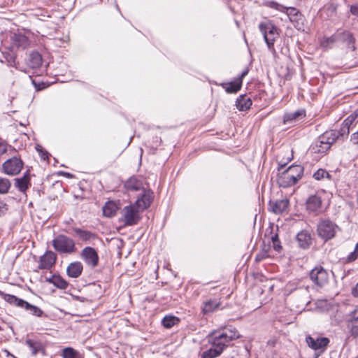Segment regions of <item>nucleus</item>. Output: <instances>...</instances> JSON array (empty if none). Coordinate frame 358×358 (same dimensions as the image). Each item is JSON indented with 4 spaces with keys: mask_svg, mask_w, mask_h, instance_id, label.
<instances>
[{
    "mask_svg": "<svg viewBox=\"0 0 358 358\" xmlns=\"http://www.w3.org/2000/svg\"><path fill=\"white\" fill-rule=\"evenodd\" d=\"M240 336L236 328L228 327L213 332L208 341L213 346L220 348L223 352L230 341L238 339Z\"/></svg>",
    "mask_w": 358,
    "mask_h": 358,
    "instance_id": "nucleus-1",
    "label": "nucleus"
},
{
    "mask_svg": "<svg viewBox=\"0 0 358 358\" xmlns=\"http://www.w3.org/2000/svg\"><path fill=\"white\" fill-rule=\"evenodd\" d=\"M52 246L56 251L63 254H71L76 250L74 241L62 234L58 235L52 241Z\"/></svg>",
    "mask_w": 358,
    "mask_h": 358,
    "instance_id": "nucleus-2",
    "label": "nucleus"
},
{
    "mask_svg": "<svg viewBox=\"0 0 358 358\" xmlns=\"http://www.w3.org/2000/svg\"><path fill=\"white\" fill-rule=\"evenodd\" d=\"M259 28L268 49L274 50V42L279 36L277 27L271 22H262L259 24Z\"/></svg>",
    "mask_w": 358,
    "mask_h": 358,
    "instance_id": "nucleus-3",
    "label": "nucleus"
},
{
    "mask_svg": "<svg viewBox=\"0 0 358 358\" xmlns=\"http://www.w3.org/2000/svg\"><path fill=\"white\" fill-rule=\"evenodd\" d=\"M337 138L338 136L335 132H326L320 137L312 149L314 152L324 153L331 148V145L336 141Z\"/></svg>",
    "mask_w": 358,
    "mask_h": 358,
    "instance_id": "nucleus-4",
    "label": "nucleus"
},
{
    "mask_svg": "<svg viewBox=\"0 0 358 358\" xmlns=\"http://www.w3.org/2000/svg\"><path fill=\"white\" fill-rule=\"evenodd\" d=\"M140 210L134 205L126 206L122 210V221L125 226H133L141 220Z\"/></svg>",
    "mask_w": 358,
    "mask_h": 358,
    "instance_id": "nucleus-5",
    "label": "nucleus"
},
{
    "mask_svg": "<svg viewBox=\"0 0 358 358\" xmlns=\"http://www.w3.org/2000/svg\"><path fill=\"white\" fill-rule=\"evenodd\" d=\"M338 227L334 222L329 220L321 221L317 226V233L319 236L324 240L332 238L337 231Z\"/></svg>",
    "mask_w": 358,
    "mask_h": 358,
    "instance_id": "nucleus-6",
    "label": "nucleus"
},
{
    "mask_svg": "<svg viewBox=\"0 0 358 358\" xmlns=\"http://www.w3.org/2000/svg\"><path fill=\"white\" fill-rule=\"evenodd\" d=\"M311 280L317 286L322 287L327 284L329 275L327 271L322 266H317L310 272Z\"/></svg>",
    "mask_w": 358,
    "mask_h": 358,
    "instance_id": "nucleus-7",
    "label": "nucleus"
},
{
    "mask_svg": "<svg viewBox=\"0 0 358 358\" xmlns=\"http://www.w3.org/2000/svg\"><path fill=\"white\" fill-rule=\"evenodd\" d=\"M23 167L22 161L16 157L6 160L2 166L4 173L10 176L18 174Z\"/></svg>",
    "mask_w": 358,
    "mask_h": 358,
    "instance_id": "nucleus-8",
    "label": "nucleus"
},
{
    "mask_svg": "<svg viewBox=\"0 0 358 358\" xmlns=\"http://www.w3.org/2000/svg\"><path fill=\"white\" fill-rule=\"evenodd\" d=\"M80 256L84 262L92 268L98 265L99 256L94 248L92 247L84 248L80 253Z\"/></svg>",
    "mask_w": 358,
    "mask_h": 358,
    "instance_id": "nucleus-9",
    "label": "nucleus"
},
{
    "mask_svg": "<svg viewBox=\"0 0 358 358\" xmlns=\"http://www.w3.org/2000/svg\"><path fill=\"white\" fill-rule=\"evenodd\" d=\"M8 37L11 43L10 48L12 50L18 48L24 49L29 45L28 38L21 33H10Z\"/></svg>",
    "mask_w": 358,
    "mask_h": 358,
    "instance_id": "nucleus-10",
    "label": "nucleus"
},
{
    "mask_svg": "<svg viewBox=\"0 0 358 358\" xmlns=\"http://www.w3.org/2000/svg\"><path fill=\"white\" fill-rule=\"evenodd\" d=\"M24 344L31 351L32 356H36L38 353L44 354L45 346L43 343L37 338H29L25 339Z\"/></svg>",
    "mask_w": 358,
    "mask_h": 358,
    "instance_id": "nucleus-11",
    "label": "nucleus"
},
{
    "mask_svg": "<svg viewBox=\"0 0 358 358\" xmlns=\"http://www.w3.org/2000/svg\"><path fill=\"white\" fill-rule=\"evenodd\" d=\"M322 199L318 194L310 195L306 200V209L317 214L322 211Z\"/></svg>",
    "mask_w": 358,
    "mask_h": 358,
    "instance_id": "nucleus-12",
    "label": "nucleus"
},
{
    "mask_svg": "<svg viewBox=\"0 0 358 358\" xmlns=\"http://www.w3.org/2000/svg\"><path fill=\"white\" fill-rule=\"evenodd\" d=\"M56 257V255L52 251H47L40 257L38 268H50L55 264Z\"/></svg>",
    "mask_w": 358,
    "mask_h": 358,
    "instance_id": "nucleus-13",
    "label": "nucleus"
},
{
    "mask_svg": "<svg viewBox=\"0 0 358 358\" xmlns=\"http://www.w3.org/2000/svg\"><path fill=\"white\" fill-rule=\"evenodd\" d=\"M152 201V193L150 191H144L141 197L136 200L134 206L137 207L141 211L148 208Z\"/></svg>",
    "mask_w": 358,
    "mask_h": 358,
    "instance_id": "nucleus-14",
    "label": "nucleus"
},
{
    "mask_svg": "<svg viewBox=\"0 0 358 358\" xmlns=\"http://www.w3.org/2000/svg\"><path fill=\"white\" fill-rule=\"evenodd\" d=\"M347 327L352 336L358 337V310H355L351 313Z\"/></svg>",
    "mask_w": 358,
    "mask_h": 358,
    "instance_id": "nucleus-15",
    "label": "nucleus"
},
{
    "mask_svg": "<svg viewBox=\"0 0 358 358\" xmlns=\"http://www.w3.org/2000/svg\"><path fill=\"white\" fill-rule=\"evenodd\" d=\"M306 340L308 345L313 350L322 349L325 348L329 342V339L325 337L315 339L310 336H307Z\"/></svg>",
    "mask_w": 358,
    "mask_h": 358,
    "instance_id": "nucleus-16",
    "label": "nucleus"
},
{
    "mask_svg": "<svg viewBox=\"0 0 358 358\" xmlns=\"http://www.w3.org/2000/svg\"><path fill=\"white\" fill-rule=\"evenodd\" d=\"M297 182L295 178L292 177L286 170L280 173L278 179L279 185L282 187H290L295 185Z\"/></svg>",
    "mask_w": 358,
    "mask_h": 358,
    "instance_id": "nucleus-17",
    "label": "nucleus"
},
{
    "mask_svg": "<svg viewBox=\"0 0 358 358\" xmlns=\"http://www.w3.org/2000/svg\"><path fill=\"white\" fill-rule=\"evenodd\" d=\"M83 270V266L80 262H75L69 264L66 268V273L69 277L76 278H78Z\"/></svg>",
    "mask_w": 358,
    "mask_h": 358,
    "instance_id": "nucleus-18",
    "label": "nucleus"
},
{
    "mask_svg": "<svg viewBox=\"0 0 358 358\" xmlns=\"http://www.w3.org/2000/svg\"><path fill=\"white\" fill-rule=\"evenodd\" d=\"M15 185L19 191L24 193L31 185L30 178L28 172L25 173L22 178H15Z\"/></svg>",
    "mask_w": 358,
    "mask_h": 358,
    "instance_id": "nucleus-19",
    "label": "nucleus"
},
{
    "mask_svg": "<svg viewBox=\"0 0 358 358\" xmlns=\"http://www.w3.org/2000/svg\"><path fill=\"white\" fill-rule=\"evenodd\" d=\"M252 101L250 97L245 94L240 95L236 101V106L239 110H246L250 108Z\"/></svg>",
    "mask_w": 358,
    "mask_h": 358,
    "instance_id": "nucleus-20",
    "label": "nucleus"
},
{
    "mask_svg": "<svg viewBox=\"0 0 358 358\" xmlns=\"http://www.w3.org/2000/svg\"><path fill=\"white\" fill-rule=\"evenodd\" d=\"M42 64V57L38 52H32L29 55L27 65L31 69H36Z\"/></svg>",
    "mask_w": 358,
    "mask_h": 358,
    "instance_id": "nucleus-21",
    "label": "nucleus"
},
{
    "mask_svg": "<svg viewBox=\"0 0 358 358\" xmlns=\"http://www.w3.org/2000/svg\"><path fill=\"white\" fill-rule=\"evenodd\" d=\"M296 241L302 248H306L311 243L310 235L305 231H301L296 235Z\"/></svg>",
    "mask_w": 358,
    "mask_h": 358,
    "instance_id": "nucleus-22",
    "label": "nucleus"
},
{
    "mask_svg": "<svg viewBox=\"0 0 358 358\" xmlns=\"http://www.w3.org/2000/svg\"><path fill=\"white\" fill-rule=\"evenodd\" d=\"M220 306V302L216 299H210L203 303L202 307V313L204 315H207L214 312Z\"/></svg>",
    "mask_w": 358,
    "mask_h": 358,
    "instance_id": "nucleus-23",
    "label": "nucleus"
},
{
    "mask_svg": "<svg viewBox=\"0 0 358 358\" xmlns=\"http://www.w3.org/2000/svg\"><path fill=\"white\" fill-rule=\"evenodd\" d=\"M118 209L117 205L114 201H108L103 207V214L104 216L111 217L114 216Z\"/></svg>",
    "mask_w": 358,
    "mask_h": 358,
    "instance_id": "nucleus-24",
    "label": "nucleus"
},
{
    "mask_svg": "<svg viewBox=\"0 0 358 358\" xmlns=\"http://www.w3.org/2000/svg\"><path fill=\"white\" fill-rule=\"evenodd\" d=\"M1 295L6 302L17 307L22 308L25 301L24 300L19 299L14 295L4 294L3 292H1Z\"/></svg>",
    "mask_w": 358,
    "mask_h": 358,
    "instance_id": "nucleus-25",
    "label": "nucleus"
},
{
    "mask_svg": "<svg viewBox=\"0 0 358 358\" xmlns=\"http://www.w3.org/2000/svg\"><path fill=\"white\" fill-rule=\"evenodd\" d=\"M73 231L78 235V238L83 241H89L95 238V234L90 231L83 230L80 228L74 227Z\"/></svg>",
    "mask_w": 358,
    "mask_h": 358,
    "instance_id": "nucleus-26",
    "label": "nucleus"
},
{
    "mask_svg": "<svg viewBox=\"0 0 358 358\" xmlns=\"http://www.w3.org/2000/svg\"><path fill=\"white\" fill-rule=\"evenodd\" d=\"M241 85H242L241 80H236L235 81H233V82H231L229 83H224L222 85V86L225 89L226 92L229 94L236 93L238 91H239L241 90Z\"/></svg>",
    "mask_w": 358,
    "mask_h": 358,
    "instance_id": "nucleus-27",
    "label": "nucleus"
},
{
    "mask_svg": "<svg viewBox=\"0 0 358 358\" xmlns=\"http://www.w3.org/2000/svg\"><path fill=\"white\" fill-rule=\"evenodd\" d=\"M289 201L287 199L277 201L272 206L273 211L276 214L282 213L288 208Z\"/></svg>",
    "mask_w": 358,
    "mask_h": 358,
    "instance_id": "nucleus-28",
    "label": "nucleus"
},
{
    "mask_svg": "<svg viewBox=\"0 0 358 358\" xmlns=\"http://www.w3.org/2000/svg\"><path fill=\"white\" fill-rule=\"evenodd\" d=\"M48 281L62 289H66L69 285L68 282L59 275H53Z\"/></svg>",
    "mask_w": 358,
    "mask_h": 358,
    "instance_id": "nucleus-29",
    "label": "nucleus"
},
{
    "mask_svg": "<svg viewBox=\"0 0 358 358\" xmlns=\"http://www.w3.org/2000/svg\"><path fill=\"white\" fill-rule=\"evenodd\" d=\"M222 351L220 348L213 346L208 350L203 352L201 355V358H215L221 355Z\"/></svg>",
    "mask_w": 358,
    "mask_h": 358,
    "instance_id": "nucleus-30",
    "label": "nucleus"
},
{
    "mask_svg": "<svg viewBox=\"0 0 358 358\" xmlns=\"http://www.w3.org/2000/svg\"><path fill=\"white\" fill-rule=\"evenodd\" d=\"M286 171L289 173L292 177H294L297 181H299L303 176V167L301 165H292Z\"/></svg>",
    "mask_w": 358,
    "mask_h": 358,
    "instance_id": "nucleus-31",
    "label": "nucleus"
},
{
    "mask_svg": "<svg viewBox=\"0 0 358 358\" xmlns=\"http://www.w3.org/2000/svg\"><path fill=\"white\" fill-rule=\"evenodd\" d=\"M128 190L138 191L142 188V182L136 178H130L125 183Z\"/></svg>",
    "mask_w": 358,
    "mask_h": 358,
    "instance_id": "nucleus-32",
    "label": "nucleus"
},
{
    "mask_svg": "<svg viewBox=\"0 0 358 358\" xmlns=\"http://www.w3.org/2000/svg\"><path fill=\"white\" fill-rule=\"evenodd\" d=\"M179 322L180 319L178 317L173 315H166L163 318L162 323L165 328L170 329L178 324Z\"/></svg>",
    "mask_w": 358,
    "mask_h": 358,
    "instance_id": "nucleus-33",
    "label": "nucleus"
},
{
    "mask_svg": "<svg viewBox=\"0 0 358 358\" xmlns=\"http://www.w3.org/2000/svg\"><path fill=\"white\" fill-rule=\"evenodd\" d=\"M22 308L29 310L31 315L36 317H41L43 313V310L38 306L31 305L26 301L24 303Z\"/></svg>",
    "mask_w": 358,
    "mask_h": 358,
    "instance_id": "nucleus-34",
    "label": "nucleus"
},
{
    "mask_svg": "<svg viewBox=\"0 0 358 358\" xmlns=\"http://www.w3.org/2000/svg\"><path fill=\"white\" fill-rule=\"evenodd\" d=\"M62 358H82L80 353L71 347L65 348L62 352Z\"/></svg>",
    "mask_w": 358,
    "mask_h": 358,
    "instance_id": "nucleus-35",
    "label": "nucleus"
},
{
    "mask_svg": "<svg viewBox=\"0 0 358 358\" xmlns=\"http://www.w3.org/2000/svg\"><path fill=\"white\" fill-rule=\"evenodd\" d=\"M304 116V113L302 110H296L293 113H287L284 115L283 121L285 124L292 122L293 120H297L300 116Z\"/></svg>",
    "mask_w": 358,
    "mask_h": 358,
    "instance_id": "nucleus-36",
    "label": "nucleus"
},
{
    "mask_svg": "<svg viewBox=\"0 0 358 358\" xmlns=\"http://www.w3.org/2000/svg\"><path fill=\"white\" fill-rule=\"evenodd\" d=\"M10 187L11 183L8 179L0 178V194L8 193Z\"/></svg>",
    "mask_w": 358,
    "mask_h": 358,
    "instance_id": "nucleus-37",
    "label": "nucleus"
},
{
    "mask_svg": "<svg viewBox=\"0 0 358 358\" xmlns=\"http://www.w3.org/2000/svg\"><path fill=\"white\" fill-rule=\"evenodd\" d=\"M264 6L275 9L280 12H285L286 7L273 1H266Z\"/></svg>",
    "mask_w": 358,
    "mask_h": 358,
    "instance_id": "nucleus-38",
    "label": "nucleus"
},
{
    "mask_svg": "<svg viewBox=\"0 0 358 358\" xmlns=\"http://www.w3.org/2000/svg\"><path fill=\"white\" fill-rule=\"evenodd\" d=\"M350 119L348 117L343 122V127L341 129V135L348 134L350 132V127L353 124Z\"/></svg>",
    "mask_w": 358,
    "mask_h": 358,
    "instance_id": "nucleus-39",
    "label": "nucleus"
},
{
    "mask_svg": "<svg viewBox=\"0 0 358 358\" xmlns=\"http://www.w3.org/2000/svg\"><path fill=\"white\" fill-rule=\"evenodd\" d=\"M325 176H329V173L324 169H318L313 174V178L317 180H320L324 178Z\"/></svg>",
    "mask_w": 358,
    "mask_h": 358,
    "instance_id": "nucleus-40",
    "label": "nucleus"
},
{
    "mask_svg": "<svg viewBox=\"0 0 358 358\" xmlns=\"http://www.w3.org/2000/svg\"><path fill=\"white\" fill-rule=\"evenodd\" d=\"M343 39L349 44H354L355 42V39L354 38L352 34L349 31H345L343 33Z\"/></svg>",
    "mask_w": 358,
    "mask_h": 358,
    "instance_id": "nucleus-41",
    "label": "nucleus"
},
{
    "mask_svg": "<svg viewBox=\"0 0 358 358\" xmlns=\"http://www.w3.org/2000/svg\"><path fill=\"white\" fill-rule=\"evenodd\" d=\"M271 239H272V242H273V248L276 251H280L281 250L282 247L280 245V242L279 241L278 234L273 236Z\"/></svg>",
    "mask_w": 358,
    "mask_h": 358,
    "instance_id": "nucleus-42",
    "label": "nucleus"
},
{
    "mask_svg": "<svg viewBox=\"0 0 358 358\" xmlns=\"http://www.w3.org/2000/svg\"><path fill=\"white\" fill-rule=\"evenodd\" d=\"M285 13L289 17L292 16H297L299 11L294 7H286Z\"/></svg>",
    "mask_w": 358,
    "mask_h": 358,
    "instance_id": "nucleus-43",
    "label": "nucleus"
},
{
    "mask_svg": "<svg viewBox=\"0 0 358 358\" xmlns=\"http://www.w3.org/2000/svg\"><path fill=\"white\" fill-rule=\"evenodd\" d=\"M7 210V204L3 201H0V216L5 214Z\"/></svg>",
    "mask_w": 358,
    "mask_h": 358,
    "instance_id": "nucleus-44",
    "label": "nucleus"
},
{
    "mask_svg": "<svg viewBox=\"0 0 358 358\" xmlns=\"http://www.w3.org/2000/svg\"><path fill=\"white\" fill-rule=\"evenodd\" d=\"M357 257H358V252L357 251L354 250L348 257V262L355 261Z\"/></svg>",
    "mask_w": 358,
    "mask_h": 358,
    "instance_id": "nucleus-45",
    "label": "nucleus"
},
{
    "mask_svg": "<svg viewBox=\"0 0 358 358\" xmlns=\"http://www.w3.org/2000/svg\"><path fill=\"white\" fill-rule=\"evenodd\" d=\"M350 13L355 16L358 17V3L352 5L350 6Z\"/></svg>",
    "mask_w": 358,
    "mask_h": 358,
    "instance_id": "nucleus-46",
    "label": "nucleus"
},
{
    "mask_svg": "<svg viewBox=\"0 0 358 358\" xmlns=\"http://www.w3.org/2000/svg\"><path fill=\"white\" fill-rule=\"evenodd\" d=\"M350 141L355 145L358 144V131L352 134Z\"/></svg>",
    "mask_w": 358,
    "mask_h": 358,
    "instance_id": "nucleus-47",
    "label": "nucleus"
},
{
    "mask_svg": "<svg viewBox=\"0 0 358 358\" xmlns=\"http://www.w3.org/2000/svg\"><path fill=\"white\" fill-rule=\"evenodd\" d=\"M348 117L352 122H354L358 117V108L355 110L351 115H350Z\"/></svg>",
    "mask_w": 358,
    "mask_h": 358,
    "instance_id": "nucleus-48",
    "label": "nucleus"
},
{
    "mask_svg": "<svg viewBox=\"0 0 358 358\" xmlns=\"http://www.w3.org/2000/svg\"><path fill=\"white\" fill-rule=\"evenodd\" d=\"M7 150L6 145L0 142V155L5 153Z\"/></svg>",
    "mask_w": 358,
    "mask_h": 358,
    "instance_id": "nucleus-49",
    "label": "nucleus"
},
{
    "mask_svg": "<svg viewBox=\"0 0 358 358\" xmlns=\"http://www.w3.org/2000/svg\"><path fill=\"white\" fill-rule=\"evenodd\" d=\"M334 42V39L333 38H327V40L323 43V44L324 43H333Z\"/></svg>",
    "mask_w": 358,
    "mask_h": 358,
    "instance_id": "nucleus-50",
    "label": "nucleus"
},
{
    "mask_svg": "<svg viewBox=\"0 0 358 358\" xmlns=\"http://www.w3.org/2000/svg\"><path fill=\"white\" fill-rule=\"evenodd\" d=\"M248 70L244 71L241 73V77H240V78H239L238 80H242V78H243V77H245V76L248 74Z\"/></svg>",
    "mask_w": 358,
    "mask_h": 358,
    "instance_id": "nucleus-51",
    "label": "nucleus"
},
{
    "mask_svg": "<svg viewBox=\"0 0 358 358\" xmlns=\"http://www.w3.org/2000/svg\"><path fill=\"white\" fill-rule=\"evenodd\" d=\"M37 150L39 151V152H41V157L43 159H45L46 157H48V155H46V153L45 152H43L41 150H39L37 148Z\"/></svg>",
    "mask_w": 358,
    "mask_h": 358,
    "instance_id": "nucleus-52",
    "label": "nucleus"
},
{
    "mask_svg": "<svg viewBox=\"0 0 358 358\" xmlns=\"http://www.w3.org/2000/svg\"><path fill=\"white\" fill-rule=\"evenodd\" d=\"M3 352L6 354V355L8 357L10 356V357L15 358V357L12 354H10L8 350H4Z\"/></svg>",
    "mask_w": 358,
    "mask_h": 358,
    "instance_id": "nucleus-53",
    "label": "nucleus"
},
{
    "mask_svg": "<svg viewBox=\"0 0 358 358\" xmlns=\"http://www.w3.org/2000/svg\"><path fill=\"white\" fill-rule=\"evenodd\" d=\"M354 293H355V296H358V283L357 284V285L355 288Z\"/></svg>",
    "mask_w": 358,
    "mask_h": 358,
    "instance_id": "nucleus-54",
    "label": "nucleus"
},
{
    "mask_svg": "<svg viewBox=\"0 0 358 358\" xmlns=\"http://www.w3.org/2000/svg\"><path fill=\"white\" fill-rule=\"evenodd\" d=\"M355 251H357V252H358V243L356 244V246H355Z\"/></svg>",
    "mask_w": 358,
    "mask_h": 358,
    "instance_id": "nucleus-55",
    "label": "nucleus"
},
{
    "mask_svg": "<svg viewBox=\"0 0 358 358\" xmlns=\"http://www.w3.org/2000/svg\"><path fill=\"white\" fill-rule=\"evenodd\" d=\"M285 166V164H281L280 169H282Z\"/></svg>",
    "mask_w": 358,
    "mask_h": 358,
    "instance_id": "nucleus-56",
    "label": "nucleus"
}]
</instances>
